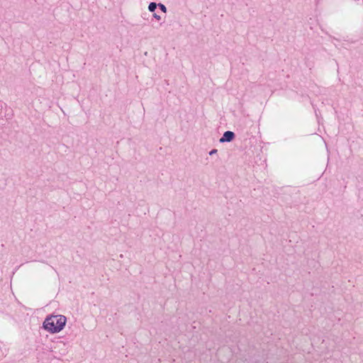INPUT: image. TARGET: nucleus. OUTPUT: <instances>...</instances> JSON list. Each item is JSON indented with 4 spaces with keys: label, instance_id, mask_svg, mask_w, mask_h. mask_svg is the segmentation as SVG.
I'll return each instance as SVG.
<instances>
[{
    "label": "nucleus",
    "instance_id": "1",
    "mask_svg": "<svg viewBox=\"0 0 363 363\" xmlns=\"http://www.w3.org/2000/svg\"><path fill=\"white\" fill-rule=\"evenodd\" d=\"M67 318L62 315H51L43 322V328L50 333H57L65 326Z\"/></svg>",
    "mask_w": 363,
    "mask_h": 363
},
{
    "label": "nucleus",
    "instance_id": "2",
    "mask_svg": "<svg viewBox=\"0 0 363 363\" xmlns=\"http://www.w3.org/2000/svg\"><path fill=\"white\" fill-rule=\"evenodd\" d=\"M235 136V135L233 132L228 130L223 133L219 141L220 143L230 142L234 139Z\"/></svg>",
    "mask_w": 363,
    "mask_h": 363
},
{
    "label": "nucleus",
    "instance_id": "3",
    "mask_svg": "<svg viewBox=\"0 0 363 363\" xmlns=\"http://www.w3.org/2000/svg\"><path fill=\"white\" fill-rule=\"evenodd\" d=\"M157 4L155 2H151L148 6V10L150 12H154L157 9Z\"/></svg>",
    "mask_w": 363,
    "mask_h": 363
},
{
    "label": "nucleus",
    "instance_id": "4",
    "mask_svg": "<svg viewBox=\"0 0 363 363\" xmlns=\"http://www.w3.org/2000/svg\"><path fill=\"white\" fill-rule=\"evenodd\" d=\"M157 6L161 9V11H162L164 13L167 12V8H166V6L164 4H158Z\"/></svg>",
    "mask_w": 363,
    "mask_h": 363
},
{
    "label": "nucleus",
    "instance_id": "5",
    "mask_svg": "<svg viewBox=\"0 0 363 363\" xmlns=\"http://www.w3.org/2000/svg\"><path fill=\"white\" fill-rule=\"evenodd\" d=\"M217 152H218V150L216 149H213L210 151L209 155H213L216 154Z\"/></svg>",
    "mask_w": 363,
    "mask_h": 363
},
{
    "label": "nucleus",
    "instance_id": "6",
    "mask_svg": "<svg viewBox=\"0 0 363 363\" xmlns=\"http://www.w3.org/2000/svg\"><path fill=\"white\" fill-rule=\"evenodd\" d=\"M153 17H154L155 19H157V21H160V20L161 19V17H160L159 15H157V13H154V14H153Z\"/></svg>",
    "mask_w": 363,
    "mask_h": 363
}]
</instances>
